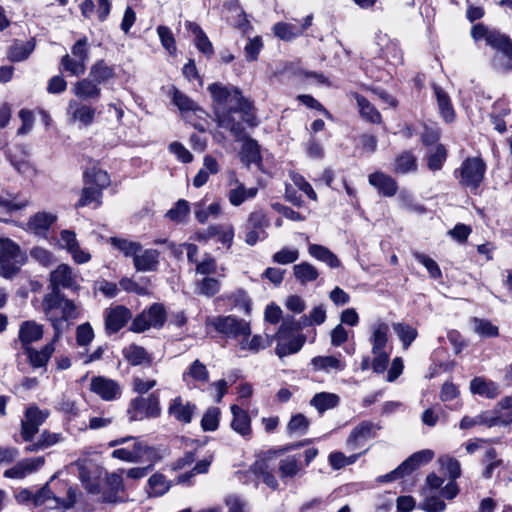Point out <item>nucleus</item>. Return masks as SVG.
Segmentation results:
<instances>
[{
    "label": "nucleus",
    "mask_w": 512,
    "mask_h": 512,
    "mask_svg": "<svg viewBox=\"0 0 512 512\" xmlns=\"http://www.w3.org/2000/svg\"><path fill=\"white\" fill-rule=\"evenodd\" d=\"M486 164L480 157H468L455 170V177L462 187L476 193L484 179Z\"/></svg>",
    "instance_id": "nucleus-1"
},
{
    "label": "nucleus",
    "mask_w": 512,
    "mask_h": 512,
    "mask_svg": "<svg viewBox=\"0 0 512 512\" xmlns=\"http://www.w3.org/2000/svg\"><path fill=\"white\" fill-rule=\"evenodd\" d=\"M471 36L474 41H484L487 46L502 53L512 61V41L507 35L482 23H478L472 27Z\"/></svg>",
    "instance_id": "nucleus-2"
},
{
    "label": "nucleus",
    "mask_w": 512,
    "mask_h": 512,
    "mask_svg": "<svg viewBox=\"0 0 512 512\" xmlns=\"http://www.w3.org/2000/svg\"><path fill=\"white\" fill-rule=\"evenodd\" d=\"M26 260L20 247L8 238H0V275L12 278Z\"/></svg>",
    "instance_id": "nucleus-3"
},
{
    "label": "nucleus",
    "mask_w": 512,
    "mask_h": 512,
    "mask_svg": "<svg viewBox=\"0 0 512 512\" xmlns=\"http://www.w3.org/2000/svg\"><path fill=\"white\" fill-rule=\"evenodd\" d=\"M434 453L431 450H422L412 454L405 461H403L396 469L388 474L380 476L378 481L390 482L405 475L410 474L421 465L430 462L433 459Z\"/></svg>",
    "instance_id": "nucleus-4"
},
{
    "label": "nucleus",
    "mask_w": 512,
    "mask_h": 512,
    "mask_svg": "<svg viewBox=\"0 0 512 512\" xmlns=\"http://www.w3.org/2000/svg\"><path fill=\"white\" fill-rule=\"evenodd\" d=\"M48 409H40L36 405L29 406L21 420L20 436L23 441H31L39 431V427L49 417Z\"/></svg>",
    "instance_id": "nucleus-5"
},
{
    "label": "nucleus",
    "mask_w": 512,
    "mask_h": 512,
    "mask_svg": "<svg viewBox=\"0 0 512 512\" xmlns=\"http://www.w3.org/2000/svg\"><path fill=\"white\" fill-rule=\"evenodd\" d=\"M76 502V491L69 488L66 498H60L51 490L49 483L44 485L37 491L36 507L43 506L46 509H67L72 507Z\"/></svg>",
    "instance_id": "nucleus-6"
},
{
    "label": "nucleus",
    "mask_w": 512,
    "mask_h": 512,
    "mask_svg": "<svg viewBox=\"0 0 512 512\" xmlns=\"http://www.w3.org/2000/svg\"><path fill=\"white\" fill-rule=\"evenodd\" d=\"M211 324L218 332L228 337L241 339L243 336L251 335L250 323L233 315L217 316L212 319Z\"/></svg>",
    "instance_id": "nucleus-7"
},
{
    "label": "nucleus",
    "mask_w": 512,
    "mask_h": 512,
    "mask_svg": "<svg viewBox=\"0 0 512 512\" xmlns=\"http://www.w3.org/2000/svg\"><path fill=\"white\" fill-rule=\"evenodd\" d=\"M90 391L103 401H115L122 395L121 384L105 376H93L90 381Z\"/></svg>",
    "instance_id": "nucleus-8"
},
{
    "label": "nucleus",
    "mask_w": 512,
    "mask_h": 512,
    "mask_svg": "<svg viewBox=\"0 0 512 512\" xmlns=\"http://www.w3.org/2000/svg\"><path fill=\"white\" fill-rule=\"evenodd\" d=\"M134 419L156 418L161 414L159 395L151 393L147 397H137L131 401Z\"/></svg>",
    "instance_id": "nucleus-9"
},
{
    "label": "nucleus",
    "mask_w": 512,
    "mask_h": 512,
    "mask_svg": "<svg viewBox=\"0 0 512 512\" xmlns=\"http://www.w3.org/2000/svg\"><path fill=\"white\" fill-rule=\"evenodd\" d=\"M78 275L67 264H60L50 273L51 289H69L77 291L79 289Z\"/></svg>",
    "instance_id": "nucleus-10"
},
{
    "label": "nucleus",
    "mask_w": 512,
    "mask_h": 512,
    "mask_svg": "<svg viewBox=\"0 0 512 512\" xmlns=\"http://www.w3.org/2000/svg\"><path fill=\"white\" fill-rule=\"evenodd\" d=\"M196 411V404L181 396L171 399L167 409L168 415L181 424L191 423Z\"/></svg>",
    "instance_id": "nucleus-11"
},
{
    "label": "nucleus",
    "mask_w": 512,
    "mask_h": 512,
    "mask_svg": "<svg viewBox=\"0 0 512 512\" xmlns=\"http://www.w3.org/2000/svg\"><path fill=\"white\" fill-rule=\"evenodd\" d=\"M131 317V311L125 306L117 305L107 308L104 312L107 334L117 333L127 324Z\"/></svg>",
    "instance_id": "nucleus-12"
},
{
    "label": "nucleus",
    "mask_w": 512,
    "mask_h": 512,
    "mask_svg": "<svg viewBox=\"0 0 512 512\" xmlns=\"http://www.w3.org/2000/svg\"><path fill=\"white\" fill-rule=\"evenodd\" d=\"M229 99V102L225 106L226 111L239 113L240 118H242L243 121L251 126L255 125V117L251 113L252 104L242 96L241 92L237 88L234 89Z\"/></svg>",
    "instance_id": "nucleus-13"
},
{
    "label": "nucleus",
    "mask_w": 512,
    "mask_h": 512,
    "mask_svg": "<svg viewBox=\"0 0 512 512\" xmlns=\"http://www.w3.org/2000/svg\"><path fill=\"white\" fill-rule=\"evenodd\" d=\"M45 463L43 456L26 458L17 462L13 467L4 471V477L9 479H23L39 470Z\"/></svg>",
    "instance_id": "nucleus-14"
},
{
    "label": "nucleus",
    "mask_w": 512,
    "mask_h": 512,
    "mask_svg": "<svg viewBox=\"0 0 512 512\" xmlns=\"http://www.w3.org/2000/svg\"><path fill=\"white\" fill-rule=\"evenodd\" d=\"M182 380L188 388H200L209 382V371L200 360H194L182 374Z\"/></svg>",
    "instance_id": "nucleus-15"
},
{
    "label": "nucleus",
    "mask_w": 512,
    "mask_h": 512,
    "mask_svg": "<svg viewBox=\"0 0 512 512\" xmlns=\"http://www.w3.org/2000/svg\"><path fill=\"white\" fill-rule=\"evenodd\" d=\"M67 113L71 116L73 122H78L87 127L94 122L96 109L91 105L72 99L68 103Z\"/></svg>",
    "instance_id": "nucleus-16"
},
{
    "label": "nucleus",
    "mask_w": 512,
    "mask_h": 512,
    "mask_svg": "<svg viewBox=\"0 0 512 512\" xmlns=\"http://www.w3.org/2000/svg\"><path fill=\"white\" fill-rule=\"evenodd\" d=\"M232 185H234V187L229 189L227 197L229 203L235 207L242 205L247 200L255 198L258 193L257 187L246 188L236 177L230 179V186Z\"/></svg>",
    "instance_id": "nucleus-17"
},
{
    "label": "nucleus",
    "mask_w": 512,
    "mask_h": 512,
    "mask_svg": "<svg viewBox=\"0 0 512 512\" xmlns=\"http://www.w3.org/2000/svg\"><path fill=\"white\" fill-rule=\"evenodd\" d=\"M235 114L226 111V109H218L216 110L215 117L219 127L229 130L236 140H241L244 137V127L242 124L244 121L242 119L237 120Z\"/></svg>",
    "instance_id": "nucleus-18"
},
{
    "label": "nucleus",
    "mask_w": 512,
    "mask_h": 512,
    "mask_svg": "<svg viewBox=\"0 0 512 512\" xmlns=\"http://www.w3.org/2000/svg\"><path fill=\"white\" fill-rule=\"evenodd\" d=\"M73 94L82 101H96L101 96L100 86L89 77L81 79L72 85Z\"/></svg>",
    "instance_id": "nucleus-19"
},
{
    "label": "nucleus",
    "mask_w": 512,
    "mask_h": 512,
    "mask_svg": "<svg viewBox=\"0 0 512 512\" xmlns=\"http://www.w3.org/2000/svg\"><path fill=\"white\" fill-rule=\"evenodd\" d=\"M57 215L52 212L39 211L27 222V229L37 235H45L56 222Z\"/></svg>",
    "instance_id": "nucleus-20"
},
{
    "label": "nucleus",
    "mask_w": 512,
    "mask_h": 512,
    "mask_svg": "<svg viewBox=\"0 0 512 512\" xmlns=\"http://www.w3.org/2000/svg\"><path fill=\"white\" fill-rule=\"evenodd\" d=\"M160 252L156 249H143L137 252L133 259L134 267L137 271H155L159 265Z\"/></svg>",
    "instance_id": "nucleus-21"
},
{
    "label": "nucleus",
    "mask_w": 512,
    "mask_h": 512,
    "mask_svg": "<svg viewBox=\"0 0 512 512\" xmlns=\"http://www.w3.org/2000/svg\"><path fill=\"white\" fill-rule=\"evenodd\" d=\"M372 333L370 336L371 352L372 354H379L380 352L389 351L387 348L389 326L384 322L374 323L371 327Z\"/></svg>",
    "instance_id": "nucleus-22"
},
{
    "label": "nucleus",
    "mask_w": 512,
    "mask_h": 512,
    "mask_svg": "<svg viewBox=\"0 0 512 512\" xmlns=\"http://www.w3.org/2000/svg\"><path fill=\"white\" fill-rule=\"evenodd\" d=\"M43 333V326L41 324L29 320L21 323L18 338L22 347L27 348L31 343L39 341L43 337Z\"/></svg>",
    "instance_id": "nucleus-23"
},
{
    "label": "nucleus",
    "mask_w": 512,
    "mask_h": 512,
    "mask_svg": "<svg viewBox=\"0 0 512 512\" xmlns=\"http://www.w3.org/2000/svg\"><path fill=\"white\" fill-rule=\"evenodd\" d=\"M369 184L375 187L378 192L386 197H391L396 194L398 186L396 181L383 172H375L369 175Z\"/></svg>",
    "instance_id": "nucleus-24"
},
{
    "label": "nucleus",
    "mask_w": 512,
    "mask_h": 512,
    "mask_svg": "<svg viewBox=\"0 0 512 512\" xmlns=\"http://www.w3.org/2000/svg\"><path fill=\"white\" fill-rule=\"evenodd\" d=\"M378 428L371 422L364 421L357 425L350 433L347 444L353 448L358 447L362 442L372 439Z\"/></svg>",
    "instance_id": "nucleus-25"
},
{
    "label": "nucleus",
    "mask_w": 512,
    "mask_h": 512,
    "mask_svg": "<svg viewBox=\"0 0 512 512\" xmlns=\"http://www.w3.org/2000/svg\"><path fill=\"white\" fill-rule=\"evenodd\" d=\"M274 341V337L265 334H256L252 337L243 336L239 340V347L241 350L249 351L251 353H258L259 351L269 347Z\"/></svg>",
    "instance_id": "nucleus-26"
},
{
    "label": "nucleus",
    "mask_w": 512,
    "mask_h": 512,
    "mask_svg": "<svg viewBox=\"0 0 512 512\" xmlns=\"http://www.w3.org/2000/svg\"><path fill=\"white\" fill-rule=\"evenodd\" d=\"M230 409L233 415L232 429L244 437L249 436L251 434V419L248 412L238 405H232Z\"/></svg>",
    "instance_id": "nucleus-27"
},
{
    "label": "nucleus",
    "mask_w": 512,
    "mask_h": 512,
    "mask_svg": "<svg viewBox=\"0 0 512 512\" xmlns=\"http://www.w3.org/2000/svg\"><path fill=\"white\" fill-rule=\"evenodd\" d=\"M194 214L196 220L204 224L211 218H218L222 214V207L219 201L211 203L206 206V200L202 199L193 204Z\"/></svg>",
    "instance_id": "nucleus-28"
},
{
    "label": "nucleus",
    "mask_w": 512,
    "mask_h": 512,
    "mask_svg": "<svg viewBox=\"0 0 512 512\" xmlns=\"http://www.w3.org/2000/svg\"><path fill=\"white\" fill-rule=\"evenodd\" d=\"M185 27L189 32L193 34L195 46L197 49L206 56L213 55L214 49L212 43L202 28L197 23L191 21H186Z\"/></svg>",
    "instance_id": "nucleus-29"
},
{
    "label": "nucleus",
    "mask_w": 512,
    "mask_h": 512,
    "mask_svg": "<svg viewBox=\"0 0 512 512\" xmlns=\"http://www.w3.org/2000/svg\"><path fill=\"white\" fill-rule=\"evenodd\" d=\"M499 422H501V420H497L493 412L484 411L474 417L464 416L459 423V427L462 430L471 429L477 425L494 427L499 426Z\"/></svg>",
    "instance_id": "nucleus-30"
},
{
    "label": "nucleus",
    "mask_w": 512,
    "mask_h": 512,
    "mask_svg": "<svg viewBox=\"0 0 512 512\" xmlns=\"http://www.w3.org/2000/svg\"><path fill=\"white\" fill-rule=\"evenodd\" d=\"M439 112L445 122L451 123L455 119V111L449 95L438 85H433Z\"/></svg>",
    "instance_id": "nucleus-31"
},
{
    "label": "nucleus",
    "mask_w": 512,
    "mask_h": 512,
    "mask_svg": "<svg viewBox=\"0 0 512 512\" xmlns=\"http://www.w3.org/2000/svg\"><path fill=\"white\" fill-rule=\"evenodd\" d=\"M28 356L29 363L34 368L44 367L55 351V345L48 343L40 350L32 349L30 347L24 348Z\"/></svg>",
    "instance_id": "nucleus-32"
},
{
    "label": "nucleus",
    "mask_w": 512,
    "mask_h": 512,
    "mask_svg": "<svg viewBox=\"0 0 512 512\" xmlns=\"http://www.w3.org/2000/svg\"><path fill=\"white\" fill-rule=\"evenodd\" d=\"M235 87L224 86L221 83H213L208 86V91L211 94L214 103L215 111L218 109H225L226 104L229 102Z\"/></svg>",
    "instance_id": "nucleus-33"
},
{
    "label": "nucleus",
    "mask_w": 512,
    "mask_h": 512,
    "mask_svg": "<svg viewBox=\"0 0 512 512\" xmlns=\"http://www.w3.org/2000/svg\"><path fill=\"white\" fill-rule=\"evenodd\" d=\"M308 253L313 258L328 265L330 268H338L341 265L338 257L325 246L319 244H310L308 246Z\"/></svg>",
    "instance_id": "nucleus-34"
},
{
    "label": "nucleus",
    "mask_w": 512,
    "mask_h": 512,
    "mask_svg": "<svg viewBox=\"0 0 512 512\" xmlns=\"http://www.w3.org/2000/svg\"><path fill=\"white\" fill-rule=\"evenodd\" d=\"M340 397L335 393L320 392L316 393L310 400V405L314 407L320 414L329 409L338 406Z\"/></svg>",
    "instance_id": "nucleus-35"
},
{
    "label": "nucleus",
    "mask_w": 512,
    "mask_h": 512,
    "mask_svg": "<svg viewBox=\"0 0 512 512\" xmlns=\"http://www.w3.org/2000/svg\"><path fill=\"white\" fill-rule=\"evenodd\" d=\"M311 365L316 371H342L345 368L344 362L335 356H316L312 358Z\"/></svg>",
    "instance_id": "nucleus-36"
},
{
    "label": "nucleus",
    "mask_w": 512,
    "mask_h": 512,
    "mask_svg": "<svg viewBox=\"0 0 512 512\" xmlns=\"http://www.w3.org/2000/svg\"><path fill=\"white\" fill-rule=\"evenodd\" d=\"M352 96L357 103L359 113L363 119L371 123L381 122V115L379 111L364 96L358 93H353Z\"/></svg>",
    "instance_id": "nucleus-37"
},
{
    "label": "nucleus",
    "mask_w": 512,
    "mask_h": 512,
    "mask_svg": "<svg viewBox=\"0 0 512 512\" xmlns=\"http://www.w3.org/2000/svg\"><path fill=\"white\" fill-rule=\"evenodd\" d=\"M275 353L279 358L297 353L304 345L305 338L302 335L288 338L287 340L277 341Z\"/></svg>",
    "instance_id": "nucleus-38"
},
{
    "label": "nucleus",
    "mask_w": 512,
    "mask_h": 512,
    "mask_svg": "<svg viewBox=\"0 0 512 512\" xmlns=\"http://www.w3.org/2000/svg\"><path fill=\"white\" fill-rule=\"evenodd\" d=\"M35 49L34 39H30L26 42L15 41L9 48V58L14 62H20L29 57V55Z\"/></svg>",
    "instance_id": "nucleus-39"
},
{
    "label": "nucleus",
    "mask_w": 512,
    "mask_h": 512,
    "mask_svg": "<svg viewBox=\"0 0 512 512\" xmlns=\"http://www.w3.org/2000/svg\"><path fill=\"white\" fill-rule=\"evenodd\" d=\"M124 358L133 366L150 363L151 357L146 350L136 344H130L122 351Z\"/></svg>",
    "instance_id": "nucleus-40"
},
{
    "label": "nucleus",
    "mask_w": 512,
    "mask_h": 512,
    "mask_svg": "<svg viewBox=\"0 0 512 512\" xmlns=\"http://www.w3.org/2000/svg\"><path fill=\"white\" fill-rule=\"evenodd\" d=\"M417 169V158L410 151L399 154L394 161L393 171L398 174H407Z\"/></svg>",
    "instance_id": "nucleus-41"
},
{
    "label": "nucleus",
    "mask_w": 512,
    "mask_h": 512,
    "mask_svg": "<svg viewBox=\"0 0 512 512\" xmlns=\"http://www.w3.org/2000/svg\"><path fill=\"white\" fill-rule=\"evenodd\" d=\"M293 274L296 280L303 285L315 281L319 276L317 268L308 262L294 265Z\"/></svg>",
    "instance_id": "nucleus-42"
},
{
    "label": "nucleus",
    "mask_w": 512,
    "mask_h": 512,
    "mask_svg": "<svg viewBox=\"0 0 512 512\" xmlns=\"http://www.w3.org/2000/svg\"><path fill=\"white\" fill-rule=\"evenodd\" d=\"M240 158L247 166L261 161L259 145L255 140L247 138L244 141L240 151Z\"/></svg>",
    "instance_id": "nucleus-43"
},
{
    "label": "nucleus",
    "mask_w": 512,
    "mask_h": 512,
    "mask_svg": "<svg viewBox=\"0 0 512 512\" xmlns=\"http://www.w3.org/2000/svg\"><path fill=\"white\" fill-rule=\"evenodd\" d=\"M470 390L474 394H479L487 398H494L499 393L498 386L494 382L487 381L480 377H476L471 381Z\"/></svg>",
    "instance_id": "nucleus-44"
},
{
    "label": "nucleus",
    "mask_w": 512,
    "mask_h": 512,
    "mask_svg": "<svg viewBox=\"0 0 512 512\" xmlns=\"http://www.w3.org/2000/svg\"><path fill=\"white\" fill-rule=\"evenodd\" d=\"M84 182L85 185L93 186L102 191V189L106 188L110 184V178L106 171L92 168L85 172L84 174Z\"/></svg>",
    "instance_id": "nucleus-45"
},
{
    "label": "nucleus",
    "mask_w": 512,
    "mask_h": 512,
    "mask_svg": "<svg viewBox=\"0 0 512 512\" xmlns=\"http://www.w3.org/2000/svg\"><path fill=\"white\" fill-rule=\"evenodd\" d=\"M392 328L398 335L404 349H408L412 342L417 338V329L405 323H393Z\"/></svg>",
    "instance_id": "nucleus-46"
},
{
    "label": "nucleus",
    "mask_w": 512,
    "mask_h": 512,
    "mask_svg": "<svg viewBox=\"0 0 512 512\" xmlns=\"http://www.w3.org/2000/svg\"><path fill=\"white\" fill-rule=\"evenodd\" d=\"M148 494L153 497L164 495L171 487V483L161 473L153 474L148 480Z\"/></svg>",
    "instance_id": "nucleus-47"
},
{
    "label": "nucleus",
    "mask_w": 512,
    "mask_h": 512,
    "mask_svg": "<svg viewBox=\"0 0 512 512\" xmlns=\"http://www.w3.org/2000/svg\"><path fill=\"white\" fill-rule=\"evenodd\" d=\"M190 214V204L187 200L180 199L166 212V217L175 223H185Z\"/></svg>",
    "instance_id": "nucleus-48"
},
{
    "label": "nucleus",
    "mask_w": 512,
    "mask_h": 512,
    "mask_svg": "<svg viewBox=\"0 0 512 512\" xmlns=\"http://www.w3.org/2000/svg\"><path fill=\"white\" fill-rule=\"evenodd\" d=\"M247 226L248 228L259 229L263 234V238H266L265 229L270 226V219L263 209L256 208L249 214Z\"/></svg>",
    "instance_id": "nucleus-49"
},
{
    "label": "nucleus",
    "mask_w": 512,
    "mask_h": 512,
    "mask_svg": "<svg viewBox=\"0 0 512 512\" xmlns=\"http://www.w3.org/2000/svg\"><path fill=\"white\" fill-rule=\"evenodd\" d=\"M111 245L124 254L125 257H135L137 252H141V244L136 241H130L124 238L111 237Z\"/></svg>",
    "instance_id": "nucleus-50"
},
{
    "label": "nucleus",
    "mask_w": 512,
    "mask_h": 512,
    "mask_svg": "<svg viewBox=\"0 0 512 512\" xmlns=\"http://www.w3.org/2000/svg\"><path fill=\"white\" fill-rule=\"evenodd\" d=\"M64 300L65 297L59 290L52 289L50 293L45 295L42 302L45 315L57 314V310L61 309Z\"/></svg>",
    "instance_id": "nucleus-51"
},
{
    "label": "nucleus",
    "mask_w": 512,
    "mask_h": 512,
    "mask_svg": "<svg viewBox=\"0 0 512 512\" xmlns=\"http://www.w3.org/2000/svg\"><path fill=\"white\" fill-rule=\"evenodd\" d=\"M274 34L282 40L290 41L303 33L299 24L277 23L273 27Z\"/></svg>",
    "instance_id": "nucleus-52"
},
{
    "label": "nucleus",
    "mask_w": 512,
    "mask_h": 512,
    "mask_svg": "<svg viewBox=\"0 0 512 512\" xmlns=\"http://www.w3.org/2000/svg\"><path fill=\"white\" fill-rule=\"evenodd\" d=\"M113 75V69L101 60L91 67L88 77L100 86L111 79Z\"/></svg>",
    "instance_id": "nucleus-53"
},
{
    "label": "nucleus",
    "mask_w": 512,
    "mask_h": 512,
    "mask_svg": "<svg viewBox=\"0 0 512 512\" xmlns=\"http://www.w3.org/2000/svg\"><path fill=\"white\" fill-rule=\"evenodd\" d=\"M101 196L102 192H100L99 189L90 185H85L77 206L84 207L94 204V208L99 207L101 205Z\"/></svg>",
    "instance_id": "nucleus-54"
},
{
    "label": "nucleus",
    "mask_w": 512,
    "mask_h": 512,
    "mask_svg": "<svg viewBox=\"0 0 512 512\" xmlns=\"http://www.w3.org/2000/svg\"><path fill=\"white\" fill-rule=\"evenodd\" d=\"M61 67L72 76H80L86 71V62L78 58H71L66 54L61 59Z\"/></svg>",
    "instance_id": "nucleus-55"
},
{
    "label": "nucleus",
    "mask_w": 512,
    "mask_h": 512,
    "mask_svg": "<svg viewBox=\"0 0 512 512\" xmlns=\"http://www.w3.org/2000/svg\"><path fill=\"white\" fill-rule=\"evenodd\" d=\"M139 446L140 442L136 441L134 442L133 448H119L115 449L112 452V457L116 459H120L122 461L130 462V463H137L141 462V455L139 452Z\"/></svg>",
    "instance_id": "nucleus-56"
},
{
    "label": "nucleus",
    "mask_w": 512,
    "mask_h": 512,
    "mask_svg": "<svg viewBox=\"0 0 512 512\" xmlns=\"http://www.w3.org/2000/svg\"><path fill=\"white\" fill-rule=\"evenodd\" d=\"M310 421L301 413L293 415L287 424V431L290 434L304 435L308 430Z\"/></svg>",
    "instance_id": "nucleus-57"
},
{
    "label": "nucleus",
    "mask_w": 512,
    "mask_h": 512,
    "mask_svg": "<svg viewBox=\"0 0 512 512\" xmlns=\"http://www.w3.org/2000/svg\"><path fill=\"white\" fill-rule=\"evenodd\" d=\"M197 293L207 297H211L219 292L220 282L212 277H204L196 283Z\"/></svg>",
    "instance_id": "nucleus-58"
},
{
    "label": "nucleus",
    "mask_w": 512,
    "mask_h": 512,
    "mask_svg": "<svg viewBox=\"0 0 512 512\" xmlns=\"http://www.w3.org/2000/svg\"><path fill=\"white\" fill-rule=\"evenodd\" d=\"M447 151L441 144L437 145L428 155V167L432 171L440 170L446 161Z\"/></svg>",
    "instance_id": "nucleus-59"
},
{
    "label": "nucleus",
    "mask_w": 512,
    "mask_h": 512,
    "mask_svg": "<svg viewBox=\"0 0 512 512\" xmlns=\"http://www.w3.org/2000/svg\"><path fill=\"white\" fill-rule=\"evenodd\" d=\"M441 468L449 475L451 480H456L461 475V466L457 459L448 455L438 459Z\"/></svg>",
    "instance_id": "nucleus-60"
},
{
    "label": "nucleus",
    "mask_w": 512,
    "mask_h": 512,
    "mask_svg": "<svg viewBox=\"0 0 512 512\" xmlns=\"http://www.w3.org/2000/svg\"><path fill=\"white\" fill-rule=\"evenodd\" d=\"M299 255L300 253L297 248L283 247L272 256V260L274 263L287 265L297 261Z\"/></svg>",
    "instance_id": "nucleus-61"
},
{
    "label": "nucleus",
    "mask_w": 512,
    "mask_h": 512,
    "mask_svg": "<svg viewBox=\"0 0 512 512\" xmlns=\"http://www.w3.org/2000/svg\"><path fill=\"white\" fill-rule=\"evenodd\" d=\"M299 470L298 460L294 456L286 457L279 463V472L282 479L296 476Z\"/></svg>",
    "instance_id": "nucleus-62"
},
{
    "label": "nucleus",
    "mask_w": 512,
    "mask_h": 512,
    "mask_svg": "<svg viewBox=\"0 0 512 512\" xmlns=\"http://www.w3.org/2000/svg\"><path fill=\"white\" fill-rule=\"evenodd\" d=\"M157 34L165 50L170 55H174L176 53V43L170 28L164 25H160L157 27Z\"/></svg>",
    "instance_id": "nucleus-63"
},
{
    "label": "nucleus",
    "mask_w": 512,
    "mask_h": 512,
    "mask_svg": "<svg viewBox=\"0 0 512 512\" xmlns=\"http://www.w3.org/2000/svg\"><path fill=\"white\" fill-rule=\"evenodd\" d=\"M499 405L501 409L499 412L494 413V417L497 420H501L499 426L509 425L512 423V396L502 399Z\"/></svg>",
    "instance_id": "nucleus-64"
}]
</instances>
